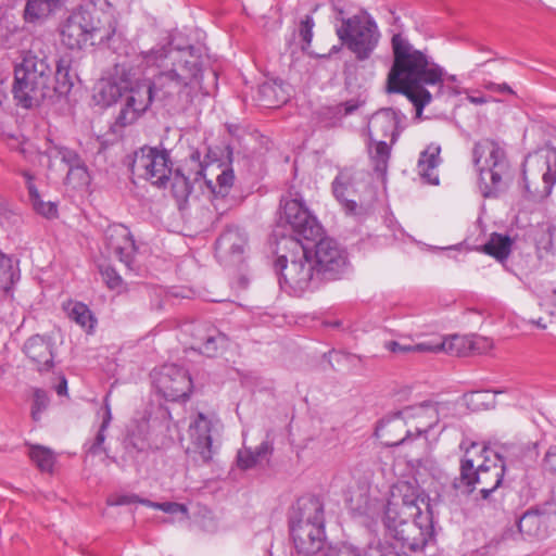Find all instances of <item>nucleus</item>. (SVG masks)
I'll list each match as a JSON object with an SVG mask.
<instances>
[{
	"mask_svg": "<svg viewBox=\"0 0 556 556\" xmlns=\"http://www.w3.org/2000/svg\"><path fill=\"white\" fill-rule=\"evenodd\" d=\"M233 181L235 175L231 168L223 169L217 176L216 184L207 180L206 186L213 195V201L225 199L229 194Z\"/></svg>",
	"mask_w": 556,
	"mask_h": 556,
	"instance_id": "4c0bfd02",
	"label": "nucleus"
},
{
	"mask_svg": "<svg viewBox=\"0 0 556 556\" xmlns=\"http://www.w3.org/2000/svg\"><path fill=\"white\" fill-rule=\"evenodd\" d=\"M64 308L71 320L86 329L88 333L93 331L97 324V318L85 303L70 301L67 305L64 306Z\"/></svg>",
	"mask_w": 556,
	"mask_h": 556,
	"instance_id": "473e14b6",
	"label": "nucleus"
},
{
	"mask_svg": "<svg viewBox=\"0 0 556 556\" xmlns=\"http://www.w3.org/2000/svg\"><path fill=\"white\" fill-rule=\"evenodd\" d=\"M468 100L472 104H484L488 102V99L484 96H469Z\"/></svg>",
	"mask_w": 556,
	"mask_h": 556,
	"instance_id": "680f3d73",
	"label": "nucleus"
},
{
	"mask_svg": "<svg viewBox=\"0 0 556 556\" xmlns=\"http://www.w3.org/2000/svg\"><path fill=\"white\" fill-rule=\"evenodd\" d=\"M281 204L283 218L293 231V236L282 238L280 241V243H283L285 248H290L289 240H295L299 243H303L302 240L315 241L320 236V225L304 206L301 199H282Z\"/></svg>",
	"mask_w": 556,
	"mask_h": 556,
	"instance_id": "4468645a",
	"label": "nucleus"
},
{
	"mask_svg": "<svg viewBox=\"0 0 556 556\" xmlns=\"http://www.w3.org/2000/svg\"><path fill=\"white\" fill-rule=\"evenodd\" d=\"M49 399L47 394L41 390H36L34 393V401L31 406V417L35 421H38L41 417L42 412L47 408Z\"/></svg>",
	"mask_w": 556,
	"mask_h": 556,
	"instance_id": "49530a36",
	"label": "nucleus"
},
{
	"mask_svg": "<svg viewBox=\"0 0 556 556\" xmlns=\"http://www.w3.org/2000/svg\"><path fill=\"white\" fill-rule=\"evenodd\" d=\"M126 100L122 108L117 123L121 126L132 124L138 117L144 113L153 101L163 105L162 97L155 88V78L152 81H137L129 89H126Z\"/></svg>",
	"mask_w": 556,
	"mask_h": 556,
	"instance_id": "2eb2a0df",
	"label": "nucleus"
},
{
	"mask_svg": "<svg viewBox=\"0 0 556 556\" xmlns=\"http://www.w3.org/2000/svg\"><path fill=\"white\" fill-rule=\"evenodd\" d=\"M384 349L395 354L430 353L433 350L428 342L405 344L394 340L384 342Z\"/></svg>",
	"mask_w": 556,
	"mask_h": 556,
	"instance_id": "c03bdc74",
	"label": "nucleus"
},
{
	"mask_svg": "<svg viewBox=\"0 0 556 556\" xmlns=\"http://www.w3.org/2000/svg\"><path fill=\"white\" fill-rule=\"evenodd\" d=\"M29 200L31 202L34 210L38 214H40L47 218H52V217L56 216V213H58L56 205L50 201L45 202L41 199L38 190L35 193L29 194Z\"/></svg>",
	"mask_w": 556,
	"mask_h": 556,
	"instance_id": "a18cd8bd",
	"label": "nucleus"
},
{
	"mask_svg": "<svg viewBox=\"0 0 556 556\" xmlns=\"http://www.w3.org/2000/svg\"><path fill=\"white\" fill-rule=\"evenodd\" d=\"M18 216L9 207L0 203V225L10 227L17 222Z\"/></svg>",
	"mask_w": 556,
	"mask_h": 556,
	"instance_id": "864d4df0",
	"label": "nucleus"
},
{
	"mask_svg": "<svg viewBox=\"0 0 556 556\" xmlns=\"http://www.w3.org/2000/svg\"><path fill=\"white\" fill-rule=\"evenodd\" d=\"M313 27H314V20L312 16L306 15L305 18L300 24L299 34L302 38L303 42L306 46H309L313 38Z\"/></svg>",
	"mask_w": 556,
	"mask_h": 556,
	"instance_id": "3c124183",
	"label": "nucleus"
},
{
	"mask_svg": "<svg viewBox=\"0 0 556 556\" xmlns=\"http://www.w3.org/2000/svg\"><path fill=\"white\" fill-rule=\"evenodd\" d=\"M111 420H112V412H111L109 394H108L104 397L102 422L97 432L93 443L90 445V447L88 450L89 453L97 455V454L105 451V448L102 445L105 441V438H106L105 431L109 428Z\"/></svg>",
	"mask_w": 556,
	"mask_h": 556,
	"instance_id": "37998d69",
	"label": "nucleus"
},
{
	"mask_svg": "<svg viewBox=\"0 0 556 556\" xmlns=\"http://www.w3.org/2000/svg\"><path fill=\"white\" fill-rule=\"evenodd\" d=\"M76 151L70 149L61 142L51 138V136H47L42 144L38 148V153L48 159V168H53V161L60 159L62 163H66L71 160L72 155H74Z\"/></svg>",
	"mask_w": 556,
	"mask_h": 556,
	"instance_id": "2f4dec72",
	"label": "nucleus"
},
{
	"mask_svg": "<svg viewBox=\"0 0 556 556\" xmlns=\"http://www.w3.org/2000/svg\"><path fill=\"white\" fill-rule=\"evenodd\" d=\"M441 147L439 144H429L421 153L417 164L418 175L430 185H439V175L437 168L441 164Z\"/></svg>",
	"mask_w": 556,
	"mask_h": 556,
	"instance_id": "cd10ccee",
	"label": "nucleus"
},
{
	"mask_svg": "<svg viewBox=\"0 0 556 556\" xmlns=\"http://www.w3.org/2000/svg\"><path fill=\"white\" fill-rule=\"evenodd\" d=\"M490 396V391H475L468 394V400L470 403L484 401Z\"/></svg>",
	"mask_w": 556,
	"mask_h": 556,
	"instance_id": "052dcab7",
	"label": "nucleus"
},
{
	"mask_svg": "<svg viewBox=\"0 0 556 556\" xmlns=\"http://www.w3.org/2000/svg\"><path fill=\"white\" fill-rule=\"evenodd\" d=\"M384 526L402 547L409 551L422 549L432 536L433 528L429 513L420 515L397 514L394 510L384 511Z\"/></svg>",
	"mask_w": 556,
	"mask_h": 556,
	"instance_id": "6e6552de",
	"label": "nucleus"
},
{
	"mask_svg": "<svg viewBox=\"0 0 556 556\" xmlns=\"http://www.w3.org/2000/svg\"><path fill=\"white\" fill-rule=\"evenodd\" d=\"M472 162L479 174L481 194L496 198L505 188L504 176L508 170L504 149L493 140L483 139L472 149Z\"/></svg>",
	"mask_w": 556,
	"mask_h": 556,
	"instance_id": "423d86ee",
	"label": "nucleus"
},
{
	"mask_svg": "<svg viewBox=\"0 0 556 556\" xmlns=\"http://www.w3.org/2000/svg\"><path fill=\"white\" fill-rule=\"evenodd\" d=\"M157 387L169 401L187 400L192 391L189 372L175 364L163 366Z\"/></svg>",
	"mask_w": 556,
	"mask_h": 556,
	"instance_id": "a211bd4d",
	"label": "nucleus"
},
{
	"mask_svg": "<svg viewBox=\"0 0 556 556\" xmlns=\"http://www.w3.org/2000/svg\"><path fill=\"white\" fill-rule=\"evenodd\" d=\"M128 444H131L134 448L138 450V451H142L144 448V442L141 441L140 443L138 442H132V440H129L128 441Z\"/></svg>",
	"mask_w": 556,
	"mask_h": 556,
	"instance_id": "69168bd1",
	"label": "nucleus"
},
{
	"mask_svg": "<svg viewBox=\"0 0 556 556\" xmlns=\"http://www.w3.org/2000/svg\"><path fill=\"white\" fill-rule=\"evenodd\" d=\"M193 350L208 357L223 353L229 344L228 337L213 326H199L194 328Z\"/></svg>",
	"mask_w": 556,
	"mask_h": 556,
	"instance_id": "4be33fe9",
	"label": "nucleus"
},
{
	"mask_svg": "<svg viewBox=\"0 0 556 556\" xmlns=\"http://www.w3.org/2000/svg\"><path fill=\"white\" fill-rule=\"evenodd\" d=\"M245 245V233L237 227L228 228L216 240V255L220 260L239 263L242 261Z\"/></svg>",
	"mask_w": 556,
	"mask_h": 556,
	"instance_id": "5701e85b",
	"label": "nucleus"
},
{
	"mask_svg": "<svg viewBox=\"0 0 556 556\" xmlns=\"http://www.w3.org/2000/svg\"><path fill=\"white\" fill-rule=\"evenodd\" d=\"M172 160L165 149L142 147L134 154L130 170L157 187H165L172 175Z\"/></svg>",
	"mask_w": 556,
	"mask_h": 556,
	"instance_id": "9b49d317",
	"label": "nucleus"
},
{
	"mask_svg": "<svg viewBox=\"0 0 556 556\" xmlns=\"http://www.w3.org/2000/svg\"><path fill=\"white\" fill-rule=\"evenodd\" d=\"M440 412L441 404L433 402H424L401 410L408 429L413 430L414 441L427 434L439 422Z\"/></svg>",
	"mask_w": 556,
	"mask_h": 556,
	"instance_id": "6ab92c4d",
	"label": "nucleus"
},
{
	"mask_svg": "<svg viewBox=\"0 0 556 556\" xmlns=\"http://www.w3.org/2000/svg\"><path fill=\"white\" fill-rule=\"evenodd\" d=\"M316 275L324 280H332L346 266L345 251L331 238H323L315 245Z\"/></svg>",
	"mask_w": 556,
	"mask_h": 556,
	"instance_id": "f3484780",
	"label": "nucleus"
},
{
	"mask_svg": "<svg viewBox=\"0 0 556 556\" xmlns=\"http://www.w3.org/2000/svg\"><path fill=\"white\" fill-rule=\"evenodd\" d=\"M356 172L353 168H343L332 181V192L350 215L357 214V203L349 197L355 192Z\"/></svg>",
	"mask_w": 556,
	"mask_h": 556,
	"instance_id": "a878e982",
	"label": "nucleus"
},
{
	"mask_svg": "<svg viewBox=\"0 0 556 556\" xmlns=\"http://www.w3.org/2000/svg\"><path fill=\"white\" fill-rule=\"evenodd\" d=\"M397 116L392 109H382L370 117L368 122V132L370 140H384L391 137V143H394L397 132Z\"/></svg>",
	"mask_w": 556,
	"mask_h": 556,
	"instance_id": "393cba45",
	"label": "nucleus"
},
{
	"mask_svg": "<svg viewBox=\"0 0 556 556\" xmlns=\"http://www.w3.org/2000/svg\"><path fill=\"white\" fill-rule=\"evenodd\" d=\"M488 343L486 339H473L470 337L454 334L450 338L442 340L440 343L432 344L433 349L430 353L445 352L455 356H464L470 352L480 353Z\"/></svg>",
	"mask_w": 556,
	"mask_h": 556,
	"instance_id": "bb28decb",
	"label": "nucleus"
},
{
	"mask_svg": "<svg viewBox=\"0 0 556 556\" xmlns=\"http://www.w3.org/2000/svg\"><path fill=\"white\" fill-rule=\"evenodd\" d=\"M369 155L376 172L384 174L388 168L391 147L384 140H370Z\"/></svg>",
	"mask_w": 556,
	"mask_h": 556,
	"instance_id": "58836bf2",
	"label": "nucleus"
},
{
	"mask_svg": "<svg viewBox=\"0 0 556 556\" xmlns=\"http://www.w3.org/2000/svg\"><path fill=\"white\" fill-rule=\"evenodd\" d=\"M376 437L381 440L386 446H400L412 443L413 430L408 429L401 410L392 417L383 418L375 431Z\"/></svg>",
	"mask_w": 556,
	"mask_h": 556,
	"instance_id": "412c9836",
	"label": "nucleus"
},
{
	"mask_svg": "<svg viewBox=\"0 0 556 556\" xmlns=\"http://www.w3.org/2000/svg\"><path fill=\"white\" fill-rule=\"evenodd\" d=\"M99 31V22L94 20L92 12L80 7L61 25V42L71 50H80L87 45H94Z\"/></svg>",
	"mask_w": 556,
	"mask_h": 556,
	"instance_id": "f8f14e48",
	"label": "nucleus"
},
{
	"mask_svg": "<svg viewBox=\"0 0 556 556\" xmlns=\"http://www.w3.org/2000/svg\"><path fill=\"white\" fill-rule=\"evenodd\" d=\"M551 303H552V307H553L552 314L556 315V289L553 292V296H552Z\"/></svg>",
	"mask_w": 556,
	"mask_h": 556,
	"instance_id": "338daca9",
	"label": "nucleus"
},
{
	"mask_svg": "<svg viewBox=\"0 0 556 556\" xmlns=\"http://www.w3.org/2000/svg\"><path fill=\"white\" fill-rule=\"evenodd\" d=\"M513 247V240L507 235L493 232L486 243L483 244L482 251L496 258L500 262H504L508 258Z\"/></svg>",
	"mask_w": 556,
	"mask_h": 556,
	"instance_id": "f704fd0d",
	"label": "nucleus"
},
{
	"mask_svg": "<svg viewBox=\"0 0 556 556\" xmlns=\"http://www.w3.org/2000/svg\"><path fill=\"white\" fill-rule=\"evenodd\" d=\"M66 391H67V382H66V379L64 377H62L61 382L56 387V393L59 395H63L66 393Z\"/></svg>",
	"mask_w": 556,
	"mask_h": 556,
	"instance_id": "e2e57ef3",
	"label": "nucleus"
},
{
	"mask_svg": "<svg viewBox=\"0 0 556 556\" xmlns=\"http://www.w3.org/2000/svg\"><path fill=\"white\" fill-rule=\"evenodd\" d=\"M61 5V0H27L23 18L28 24H41Z\"/></svg>",
	"mask_w": 556,
	"mask_h": 556,
	"instance_id": "c756f323",
	"label": "nucleus"
},
{
	"mask_svg": "<svg viewBox=\"0 0 556 556\" xmlns=\"http://www.w3.org/2000/svg\"><path fill=\"white\" fill-rule=\"evenodd\" d=\"M223 424L215 414L199 412L189 424V450L199 455V460L207 464L215 453L214 441L220 435Z\"/></svg>",
	"mask_w": 556,
	"mask_h": 556,
	"instance_id": "ddd939ff",
	"label": "nucleus"
},
{
	"mask_svg": "<svg viewBox=\"0 0 556 556\" xmlns=\"http://www.w3.org/2000/svg\"><path fill=\"white\" fill-rule=\"evenodd\" d=\"M289 242L290 249L301 252L302 257L293 260L288 264L287 256L280 255L276 261L275 267L279 273L281 289L295 295H301L323 279L316 275V266L309 256V249L304 243H299L295 240H289Z\"/></svg>",
	"mask_w": 556,
	"mask_h": 556,
	"instance_id": "0eeeda50",
	"label": "nucleus"
},
{
	"mask_svg": "<svg viewBox=\"0 0 556 556\" xmlns=\"http://www.w3.org/2000/svg\"><path fill=\"white\" fill-rule=\"evenodd\" d=\"M138 496L137 495H115L110 496L106 501L108 505L110 506H122V505H128L131 503H137Z\"/></svg>",
	"mask_w": 556,
	"mask_h": 556,
	"instance_id": "4d7b16f0",
	"label": "nucleus"
},
{
	"mask_svg": "<svg viewBox=\"0 0 556 556\" xmlns=\"http://www.w3.org/2000/svg\"><path fill=\"white\" fill-rule=\"evenodd\" d=\"M336 31L341 43L359 61L371 55L380 39L377 23L366 13L343 18Z\"/></svg>",
	"mask_w": 556,
	"mask_h": 556,
	"instance_id": "1a4fd4ad",
	"label": "nucleus"
},
{
	"mask_svg": "<svg viewBox=\"0 0 556 556\" xmlns=\"http://www.w3.org/2000/svg\"><path fill=\"white\" fill-rule=\"evenodd\" d=\"M542 468L544 472L556 476V444L551 445L546 451L542 462Z\"/></svg>",
	"mask_w": 556,
	"mask_h": 556,
	"instance_id": "8fccbe9b",
	"label": "nucleus"
},
{
	"mask_svg": "<svg viewBox=\"0 0 556 556\" xmlns=\"http://www.w3.org/2000/svg\"><path fill=\"white\" fill-rule=\"evenodd\" d=\"M325 504L318 496L300 497L289 514V530L296 553L313 556L326 541Z\"/></svg>",
	"mask_w": 556,
	"mask_h": 556,
	"instance_id": "39448f33",
	"label": "nucleus"
},
{
	"mask_svg": "<svg viewBox=\"0 0 556 556\" xmlns=\"http://www.w3.org/2000/svg\"><path fill=\"white\" fill-rule=\"evenodd\" d=\"M460 475L453 481V486L462 493L469 494L480 488L483 500H488L501 484L505 464L494 450L471 443L460 460Z\"/></svg>",
	"mask_w": 556,
	"mask_h": 556,
	"instance_id": "20e7f679",
	"label": "nucleus"
},
{
	"mask_svg": "<svg viewBox=\"0 0 556 556\" xmlns=\"http://www.w3.org/2000/svg\"><path fill=\"white\" fill-rule=\"evenodd\" d=\"M326 556H365V552L362 554L357 548L344 544L329 549Z\"/></svg>",
	"mask_w": 556,
	"mask_h": 556,
	"instance_id": "603ef678",
	"label": "nucleus"
},
{
	"mask_svg": "<svg viewBox=\"0 0 556 556\" xmlns=\"http://www.w3.org/2000/svg\"><path fill=\"white\" fill-rule=\"evenodd\" d=\"M518 530L527 539L539 538L544 533V521L541 514L526 511L518 520Z\"/></svg>",
	"mask_w": 556,
	"mask_h": 556,
	"instance_id": "c9c22d12",
	"label": "nucleus"
},
{
	"mask_svg": "<svg viewBox=\"0 0 556 556\" xmlns=\"http://www.w3.org/2000/svg\"><path fill=\"white\" fill-rule=\"evenodd\" d=\"M427 497L418 485L417 480H399L391 486L390 498L384 511L394 510L397 514L420 515L421 505L429 509Z\"/></svg>",
	"mask_w": 556,
	"mask_h": 556,
	"instance_id": "dca6fc26",
	"label": "nucleus"
},
{
	"mask_svg": "<svg viewBox=\"0 0 556 556\" xmlns=\"http://www.w3.org/2000/svg\"><path fill=\"white\" fill-rule=\"evenodd\" d=\"M157 509L167 513V514H177L181 513L182 515L188 514V508L184 504L175 503V502H163L159 503Z\"/></svg>",
	"mask_w": 556,
	"mask_h": 556,
	"instance_id": "5fc2aeb1",
	"label": "nucleus"
},
{
	"mask_svg": "<svg viewBox=\"0 0 556 556\" xmlns=\"http://www.w3.org/2000/svg\"><path fill=\"white\" fill-rule=\"evenodd\" d=\"M365 556H406L394 552L390 546L381 543L370 544L365 549Z\"/></svg>",
	"mask_w": 556,
	"mask_h": 556,
	"instance_id": "09e8293b",
	"label": "nucleus"
},
{
	"mask_svg": "<svg viewBox=\"0 0 556 556\" xmlns=\"http://www.w3.org/2000/svg\"><path fill=\"white\" fill-rule=\"evenodd\" d=\"M28 455L39 470L52 471L55 463V455L52 450L42 445H30Z\"/></svg>",
	"mask_w": 556,
	"mask_h": 556,
	"instance_id": "79ce46f5",
	"label": "nucleus"
},
{
	"mask_svg": "<svg viewBox=\"0 0 556 556\" xmlns=\"http://www.w3.org/2000/svg\"><path fill=\"white\" fill-rule=\"evenodd\" d=\"M23 351L39 371H49L53 367V343L50 338L35 334L25 342Z\"/></svg>",
	"mask_w": 556,
	"mask_h": 556,
	"instance_id": "b1692460",
	"label": "nucleus"
},
{
	"mask_svg": "<svg viewBox=\"0 0 556 556\" xmlns=\"http://www.w3.org/2000/svg\"><path fill=\"white\" fill-rule=\"evenodd\" d=\"M51 66L45 55L39 56L33 51L25 53L21 64L14 70L13 97L24 109L39 105L45 99L67 96L76 75L71 71V60L61 58L56 62L54 86H49Z\"/></svg>",
	"mask_w": 556,
	"mask_h": 556,
	"instance_id": "7ed1b4c3",
	"label": "nucleus"
},
{
	"mask_svg": "<svg viewBox=\"0 0 556 556\" xmlns=\"http://www.w3.org/2000/svg\"><path fill=\"white\" fill-rule=\"evenodd\" d=\"M127 89L126 85L114 80H103L99 85L98 99L103 105H111L121 99Z\"/></svg>",
	"mask_w": 556,
	"mask_h": 556,
	"instance_id": "a19ab883",
	"label": "nucleus"
},
{
	"mask_svg": "<svg viewBox=\"0 0 556 556\" xmlns=\"http://www.w3.org/2000/svg\"><path fill=\"white\" fill-rule=\"evenodd\" d=\"M65 165L68 167L65 181L73 188H85L90 184V174L88 167L80 155L75 152Z\"/></svg>",
	"mask_w": 556,
	"mask_h": 556,
	"instance_id": "7c9ffc66",
	"label": "nucleus"
},
{
	"mask_svg": "<svg viewBox=\"0 0 556 556\" xmlns=\"http://www.w3.org/2000/svg\"><path fill=\"white\" fill-rule=\"evenodd\" d=\"M556 184V153L549 156H528L523 162L522 188L526 197L540 202L546 199Z\"/></svg>",
	"mask_w": 556,
	"mask_h": 556,
	"instance_id": "9d476101",
	"label": "nucleus"
},
{
	"mask_svg": "<svg viewBox=\"0 0 556 556\" xmlns=\"http://www.w3.org/2000/svg\"><path fill=\"white\" fill-rule=\"evenodd\" d=\"M391 43L394 62L388 75L387 90L406 96L420 116L432 99L426 86L440 85L441 88L443 70L414 49L402 34L393 35Z\"/></svg>",
	"mask_w": 556,
	"mask_h": 556,
	"instance_id": "f03ea898",
	"label": "nucleus"
},
{
	"mask_svg": "<svg viewBox=\"0 0 556 556\" xmlns=\"http://www.w3.org/2000/svg\"><path fill=\"white\" fill-rule=\"evenodd\" d=\"M273 452V446L268 441L262 442L255 451L250 447H243L238 451L237 465L242 470H248L255 467L258 462L269 456Z\"/></svg>",
	"mask_w": 556,
	"mask_h": 556,
	"instance_id": "72a5a7b5",
	"label": "nucleus"
},
{
	"mask_svg": "<svg viewBox=\"0 0 556 556\" xmlns=\"http://www.w3.org/2000/svg\"><path fill=\"white\" fill-rule=\"evenodd\" d=\"M17 279L18 274L13 268L12 260L0 252V298L10 293Z\"/></svg>",
	"mask_w": 556,
	"mask_h": 556,
	"instance_id": "ea45409f",
	"label": "nucleus"
},
{
	"mask_svg": "<svg viewBox=\"0 0 556 556\" xmlns=\"http://www.w3.org/2000/svg\"><path fill=\"white\" fill-rule=\"evenodd\" d=\"M137 502H139V503H141V504H143V505H146L148 507H152V508L157 509L159 503H156V502H152L150 500H139V498H138Z\"/></svg>",
	"mask_w": 556,
	"mask_h": 556,
	"instance_id": "0e129e2a",
	"label": "nucleus"
},
{
	"mask_svg": "<svg viewBox=\"0 0 556 556\" xmlns=\"http://www.w3.org/2000/svg\"><path fill=\"white\" fill-rule=\"evenodd\" d=\"M189 166H190V169L193 170L192 175H193L194 181L198 180L199 177L203 176L204 167L200 162V152L199 151H193L190 154Z\"/></svg>",
	"mask_w": 556,
	"mask_h": 556,
	"instance_id": "6e6d98bb",
	"label": "nucleus"
},
{
	"mask_svg": "<svg viewBox=\"0 0 556 556\" xmlns=\"http://www.w3.org/2000/svg\"><path fill=\"white\" fill-rule=\"evenodd\" d=\"M106 249L126 266H130L136 254V244L129 229L122 224L110 225L104 231Z\"/></svg>",
	"mask_w": 556,
	"mask_h": 556,
	"instance_id": "aec40b11",
	"label": "nucleus"
},
{
	"mask_svg": "<svg viewBox=\"0 0 556 556\" xmlns=\"http://www.w3.org/2000/svg\"><path fill=\"white\" fill-rule=\"evenodd\" d=\"M484 87L488 90L501 93H514L513 89L507 84H495L492 81L485 83Z\"/></svg>",
	"mask_w": 556,
	"mask_h": 556,
	"instance_id": "bf43d9fd",
	"label": "nucleus"
},
{
	"mask_svg": "<svg viewBox=\"0 0 556 556\" xmlns=\"http://www.w3.org/2000/svg\"><path fill=\"white\" fill-rule=\"evenodd\" d=\"M536 447H538L536 443H533V444L529 445V446H528V451H529V453H530L531 455H533V456H536V455H538Z\"/></svg>",
	"mask_w": 556,
	"mask_h": 556,
	"instance_id": "774afa93",
	"label": "nucleus"
},
{
	"mask_svg": "<svg viewBox=\"0 0 556 556\" xmlns=\"http://www.w3.org/2000/svg\"><path fill=\"white\" fill-rule=\"evenodd\" d=\"M364 103L365 99L357 97L332 106H327L320 113V122L327 128L336 127L344 116L352 115Z\"/></svg>",
	"mask_w": 556,
	"mask_h": 556,
	"instance_id": "c85d7f7f",
	"label": "nucleus"
},
{
	"mask_svg": "<svg viewBox=\"0 0 556 556\" xmlns=\"http://www.w3.org/2000/svg\"><path fill=\"white\" fill-rule=\"evenodd\" d=\"M192 180L191 176H187L181 169L172 170V175L168 179L173 195L178 202L186 201L192 192Z\"/></svg>",
	"mask_w": 556,
	"mask_h": 556,
	"instance_id": "e433bc0d",
	"label": "nucleus"
},
{
	"mask_svg": "<svg viewBox=\"0 0 556 556\" xmlns=\"http://www.w3.org/2000/svg\"><path fill=\"white\" fill-rule=\"evenodd\" d=\"M17 173L25 179L26 187L28 190V195L31 193H35L38 189L34 185V178H35L34 175L29 170H26V169H21Z\"/></svg>",
	"mask_w": 556,
	"mask_h": 556,
	"instance_id": "13d9d810",
	"label": "nucleus"
},
{
	"mask_svg": "<svg viewBox=\"0 0 556 556\" xmlns=\"http://www.w3.org/2000/svg\"><path fill=\"white\" fill-rule=\"evenodd\" d=\"M101 277L110 289H117L122 285V278L112 267H101Z\"/></svg>",
	"mask_w": 556,
	"mask_h": 556,
	"instance_id": "de8ad7c7",
	"label": "nucleus"
},
{
	"mask_svg": "<svg viewBox=\"0 0 556 556\" xmlns=\"http://www.w3.org/2000/svg\"><path fill=\"white\" fill-rule=\"evenodd\" d=\"M141 58L147 66L161 68L154 78L163 108L172 114L187 111L202 87L200 50L193 46L174 49L170 45H163L141 52Z\"/></svg>",
	"mask_w": 556,
	"mask_h": 556,
	"instance_id": "f257e3e1",
	"label": "nucleus"
}]
</instances>
